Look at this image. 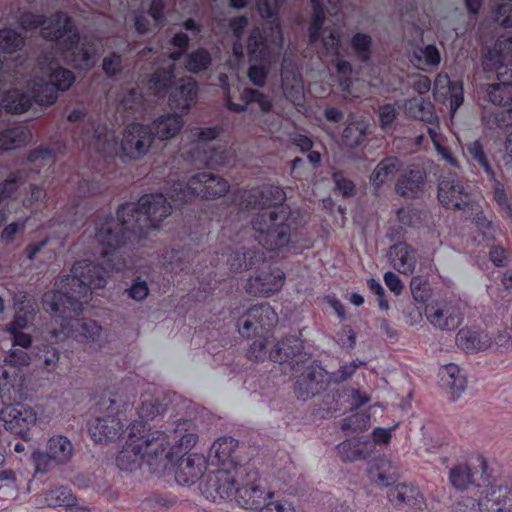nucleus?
<instances>
[{"mask_svg": "<svg viewBox=\"0 0 512 512\" xmlns=\"http://www.w3.org/2000/svg\"><path fill=\"white\" fill-rule=\"evenodd\" d=\"M106 272L88 262H75L71 274L61 280L60 289L46 292L43 307L54 314L62 332L76 339L94 340L101 332V326L92 319L78 318L83 306L89 302L92 290L103 288Z\"/></svg>", "mask_w": 512, "mask_h": 512, "instance_id": "1", "label": "nucleus"}, {"mask_svg": "<svg viewBox=\"0 0 512 512\" xmlns=\"http://www.w3.org/2000/svg\"><path fill=\"white\" fill-rule=\"evenodd\" d=\"M192 442L191 434H184L179 443L167 450L168 436L162 431H151L142 423H132L128 427V438L123 450L116 458L120 470L132 471L139 466V458H146L153 473L164 474L173 467L174 457L182 453L184 446Z\"/></svg>", "mask_w": 512, "mask_h": 512, "instance_id": "2", "label": "nucleus"}, {"mask_svg": "<svg viewBox=\"0 0 512 512\" xmlns=\"http://www.w3.org/2000/svg\"><path fill=\"white\" fill-rule=\"evenodd\" d=\"M18 23L24 30L42 28L43 37L61 45L67 62L75 69L89 70L96 62L98 45L91 37H81L72 18L63 11H57L51 17L22 13Z\"/></svg>", "mask_w": 512, "mask_h": 512, "instance_id": "3", "label": "nucleus"}, {"mask_svg": "<svg viewBox=\"0 0 512 512\" xmlns=\"http://www.w3.org/2000/svg\"><path fill=\"white\" fill-rule=\"evenodd\" d=\"M284 0H256V9L268 21L262 28L254 27L248 36L247 51L250 65L247 76L258 87L266 83L271 65L282 55L284 38L278 13Z\"/></svg>", "mask_w": 512, "mask_h": 512, "instance_id": "4", "label": "nucleus"}, {"mask_svg": "<svg viewBox=\"0 0 512 512\" xmlns=\"http://www.w3.org/2000/svg\"><path fill=\"white\" fill-rule=\"evenodd\" d=\"M135 210L136 206L133 203H124L117 209L115 217L98 216L95 220V240L100 247L103 261L97 264L89 260L80 262H88L103 269L106 272V279L110 272L121 271L126 265L122 250L143 238L135 222L130 218Z\"/></svg>", "mask_w": 512, "mask_h": 512, "instance_id": "5", "label": "nucleus"}, {"mask_svg": "<svg viewBox=\"0 0 512 512\" xmlns=\"http://www.w3.org/2000/svg\"><path fill=\"white\" fill-rule=\"evenodd\" d=\"M313 17L309 26V42L317 43L321 40L327 52L339 55L340 39L342 37L341 29L338 25L324 27L326 15L336 16L340 11V0H311ZM334 66L339 75L346 78L341 85L348 86V78L352 74L353 68L347 60L337 58L333 60Z\"/></svg>", "mask_w": 512, "mask_h": 512, "instance_id": "6", "label": "nucleus"}, {"mask_svg": "<svg viewBox=\"0 0 512 512\" xmlns=\"http://www.w3.org/2000/svg\"><path fill=\"white\" fill-rule=\"evenodd\" d=\"M255 238L269 251L286 247L296 237L297 216L289 207L258 213L252 220Z\"/></svg>", "mask_w": 512, "mask_h": 512, "instance_id": "7", "label": "nucleus"}, {"mask_svg": "<svg viewBox=\"0 0 512 512\" xmlns=\"http://www.w3.org/2000/svg\"><path fill=\"white\" fill-rule=\"evenodd\" d=\"M485 71H495L498 83L489 85L488 98L498 108L512 106V37L499 38L483 59Z\"/></svg>", "mask_w": 512, "mask_h": 512, "instance_id": "8", "label": "nucleus"}, {"mask_svg": "<svg viewBox=\"0 0 512 512\" xmlns=\"http://www.w3.org/2000/svg\"><path fill=\"white\" fill-rule=\"evenodd\" d=\"M97 405L98 410L104 415L97 416L94 423L90 425L89 432L92 439L95 442H102L119 438L123 430L122 415L128 410L132 411L133 405L111 394H103Z\"/></svg>", "mask_w": 512, "mask_h": 512, "instance_id": "9", "label": "nucleus"}, {"mask_svg": "<svg viewBox=\"0 0 512 512\" xmlns=\"http://www.w3.org/2000/svg\"><path fill=\"white\" fill-rule=\"evenodd\" d=\"M136 210L130 215L143 237L151 230L159 228V223L168 217L173 209L162 193L145 194L137 203L132 202Z\"/></svg>", "mask_w": 512, "mask_h": 512, "instance_id": "10", "label": "nucleus"}, {"mask_svg": "<svg viewBox=\"0 0 512 512\" xmlns=\"http://www.w3.org/2000/svg\"><path fill=\"white\" fill-rule=\"evenodd\" d=\"M234 473L239 482H236L232 497L242 508L257 510L265 503L267 498L272 497L271 492L265 493L257 483L259 480L258 472L252 464H244L243 467L235 469Z\"/></svg>", "mask_w": 512, "mask_h": 512, "instance_id": "11", "label": "nucleus"}, {"mask_svg": "<svg viewBox=\"0 0 512 512\" xmlns=\"http://www.w3.org/2000/svg\"><path fill=\"white\" fill-rule=\"evenodd\" d=\"M189 38L185 33H177L171 40L172 46L175 48L169 54V62L166 66L157 68L148 81V89L156 96L163 97L171 88L174 80L178 76L176 68L177 62L180 61L183 52L188 47Z\"/></svg>", "mask_w": 512, "mask_h": 512, "instance_id": "12", "label": "nucleus"}, {"mask_svg": "<svg viewBox=\"0 0 512 512\" xmlns=\"http://www.w3.org/2000/svg\"><path fill=\"white\" fill-rule=\"evenodd\" d=\"M44 73L48 80L37 85L31 99L41 106H49L56 101L59 91L70 88L75 81V76L72 71L60 66L56 61H51Z\"/></svg>", "mask_w": 512, "mask_h": 512, "instance_id": "13", "label": "nucleus"}, {"mask_svg": "<svg viewBox=\"0 0 512 512\" xmlns=\"http://www.w3.org/2000/svg\"><path fill=\"white\" fill-rule=\"evenodd\" d=\"M196 130L194 128V136L198 138L197 141L194 140V163L199 160L209 168L223 166L230 157L229 151L224 145L210 143L220 135L222 128L213 126Z\"/></svg>", "mask_w": 512, "mask_h": 512, "instance_id": "14", "label": "nucleus"}, {"mask_svg": "<svg viewBox=\"0 0 512 512\" xmlns=\"http://www.w3.org/2000/svg\"><path fill=\"white\" fill-rule=\"evenodd\" d=\"M278 323V315L267 303L256 304L247 309L237 320L238 331L241 336H268Z\"/></svg>", "mask_w": 512, "mask_h": 512, "instance_id": "15", "label": "nucleus"}, {"mask_svg": "<svg viewBox=\"0 0 512 512\" xmlns=\"http://www.w3.org/2000/svg\"><path fill=\"white\" fill-rule=\"evenodd\" d=\"M236 474L228 468H217L216 471L203 474L199 482L201 494L213 502L217 499L232 498L235 492Z\"/></svg>", "mask_w": 512, "mask_h": 512, "instance_id": "16", "label": "nucleus"}, {"mask_svg": "<svg viewBox=\"0 0 512 512\" xmlns=\"http://www.w3.org/2000/svg\"><path fill=\"white\" fill-rule=\"evenodd\" d=\"M153 142V132L150 126L140 123L129 124L121 140V156L131 160L141 159Z\"/></svg>", "mask_w": 512, "mask_h": 512, "instance_id": "17", "label": "nucleus"}, {"mask_svg": "<svg viewBox=\"0 0 512 512\" xmlns=\"http://www.w3.org/2000/svg\"><path fill=\"white\" fill-rule=\"evenodd\" d=\"M438 200L448 209H464L470 203L468 187L456 174L448 173L439 182Z\"/></svg>", "mask_w": 512, "mask_h": 512, "instance_id": "18", "label": "nucleus"}, {"mask_svg": "<svg viewBox=\"0 0 512 512\" xmlns=\"http://www.w3.org/2000/svg\"><path fill=\"white\" fill-rule=\"evenodd\" d=\"M0 420L4 428L24 438L29 429L35 425L36 412L30 406L17 403L8 404L0 410Z\"/></svg>", "mask_w": 512, "mask_h": 512, "instance_id": "19", "label": "nucleus"}, {"mask_svg": "<svg viewBox=\"0 0 512 512\" xmlns=\"http://www.w3.org/2000/svg\"><path fill=\"white\" fill-rule=\"evenodd\" d=\"M284 280L285 274L280 268L265 266L248 279L246 290L254 296L268 297L281 290Z\"/></svg>", "mask_w": 512, "mask_h": 512, "instance_id": "20", "label": "nucleus"}, {"mask_svg": "<svg viewBox=\"0 0 512 512\" xmlns=\"http://www.w3.org/2000/svg\"><path fill=\"white\" fill-rule=\"evenodd\" d=\"M427 320L440 330H455L463 321V314L458 304L447 301L431 303L425 311Z\"/></svg>", "mask_w": 512, "mask_h": 512, "instance_id": "21", "label": "nucleus"}, {"mask_svg": "<svg viewBox=\"0 0 512 512\" xmlns=\"http://www.w3.org/2000/svg\"><path fill=\"white\" fill-rule=\"evenodd\" d=\"M330 380L321 366H308L296 381L295 394L298 399L306 401L325 390Z\"/></svg>", "mask_w": 512, "mask_h": 512, "instance_id": "22", "label": "nucleus"}, {"mask_svg": "<svg viewBox=\"0 0 512 512\" xmlns=\"http://www.w3.org/2000/svg\"><path fill=\"white\" fill-rule=\"evenodd\" d=\"M450 483L458 490L467 489L469 485L481 487L488 482L486 474V462L481 459L477 467L460 464L453 467L449 472Z\"/></svg>", "mask_w": 512, "mask_h": 512, "instance_id": "23", "label": "nucleus"}, {"mask_svg": "<svg viewBox=\"0 0 512 512\" xmlns=\"http://www.w3.org/2000/svg\"><path fill=\"white\" fill-rule=\"evenodd\" d=\"M480 512H511L512 491L507 486H490L481 491L478 499Z\"/></svg>", "mask_w": 512, "mask_h": 512, "instance_id": "24", "label": "nucleus"}, {"mask_svg": "<svg viewBox=\"0 0 512 512\" xmlns=\"http://www.w3.org/2000/svg\"><path fill=\"white\" fill-rule=\"evenodd\" d=\"M281 79L283 93L287 100L296 106L303 103V84L300 74L296 71L295 64L284 55L281 62Z\"/></svg>", "mask_w": 512, "mask_h": 512, "instance_id": "25", "label": "nucleus"}, {"mask_svg": "<svg viewBox=\"0 0 512 512\" xmlns=\"http://www.w3.org/2000/svg\"><path fill=\"white\" fill-rule=\"evenodd\" d=\"M237 447L238 441L232 437H221L217 439L211 446L209 453L211 465H216L218 468L231 469L234 474L235 469L244 466L238 465L232 457Z\"/></svg>", "mask_w": 512, "mask_h": 512, "instance_id": "26", "label": "nucleus"}, {"mask_svg": "<svg viewBox=\"0 0 512 512\" xmlns=\"http://www.w3.org/2000/svg\"><path fill=\"white\" fill-rule=\"evenodd\" d=\"M228 190V182L220 176L207 172L194 174V196L216 198L224 196Z\"/></svg>", "mask_w": 512, "mask_h": 512, "instance_id": "27", "label": "nucleus"}, {"mask_svg": "<svg viewBox=\"0 0 512 512\" xmlns=\"http://www.w3.org/2000/svg\"><path fill=\"white\" fill-rule=\"evenodd\" d=\"M164 8V0H151L147 12H136L134 20L136 31L139 34H146L153 29L163 27L166 22Z\"/></svg>", "mask_w": 512, "mask_h": 512, "instance_id": "28", "label": "nucleus"}, {"mask_svg": "<svg viewBox=\"0 0 512 512\" xmlns=\"http://www.w3.org/2000/svg\"><path fill=\"white\" fill-rule=\"evenodd\" d=\"M425 180V170L414 166L400 174L395 184V191L401 197L416 198L422 193Z\"/></svg>", "mask_w": 512, "mask_h": 512, "instance_id": "29", "label": "nucleus"}, {"mask_svg": "<svg viewBox=\"0 0 512 512\" xmlns=\"http://www.w3.org/2000/svg\"><path fill=\"white\" fill-rule=\"evenodd\" d=\"M389 501L396 507L422 508L423 495L414 485L398 484L388 491Z\"/></svg>", "mask_w": 512, "mask_h": 512, "instance_id": "30", "label": "nucleus"}, {"mask_svg": "<svg viewBox=\"0 0 512 512\" xmlns=\"http://www.w3.org/2000/svg\"><path fill=\"white\" fill-rule=\"evenodd\" d=\"M456 343L462 350L473 353L490 347L491 337L484 331L462 328L456 335Z\"/></svg>", "mask_w": 512, "mask_h": 512, "instance_id": "31", "label": "nucleus"}, {"mask_svg": "<svg viewBox=\"0 0 512 512\" xmlns=\"http://www.w3.org/2000/svg\"><path fill=\"white\" fill-rule=\"evenodd\" d=\"M250 204H253L255 208L264 209L266 207H286L283 202L286 199L284 190L278 186H267L261 190H253L249 194Z\"/></svg>", "mask_w": 512, "mask_h": 512, "instance_id": "32", "label": "nucleus"}, {"mask_svg": "<svg viewBox=\"0 0 512 512\" xmlns=\"http://www.w3.org/2000/svg\"><path fill=\"white\" fill-rule=\"evenodd\" d=\"M73 451L72 442L66 436L57 434L49 438L44 457L56 464H65L71 459Z\"/></svg>", "mask_w": 512, "mask_h": 512, "instance_id": "33", "label": "nucleus"}, {"mask_svg": "<svg viewBox=\"0 0 512 512\" xmlns=\"http://www.w3.org/2000/svg\"><path fill=\"white\" fill-rule=\"evenodd\" d=\"M304 346L297 336H289L277 342L269 352V359L276 363H284L301 354Z\"/></svg>", "mask_w": 512, "mask_h": 512, "instance_id": "34", "label": "nucleus"}, {"mask_svg": "<svg viewBox=\"0 0 512 512\" xmlns=\"http://www.w3.org/2000/svg\"><path fill=\"white\" fill-rule=\"evenodd\" d=\"M389 258L393 267L400 273L411 274L415 269L414 250L406 243L391 246Z\"/></svg>", "mask_w": 512, "mask_h": 512, "instance_id": "35", "label": "nucleus"}, {"mask_svg": "<svg viewBox=\"0 0 512 512\" xmlns=\"http://www.w3.org/2000/svg\"><path fill=\"white\" fill-rule=\"evenodd\" d=\"M264 253L256 249L241 248L233 251L227 258V264L233 272H241L255 266L258 262L264 261Z\"/></svg>", "mask_w": 512, "mask_h": 512, "instance_id": "36", "label": "nucleus"}, {"mask_svg": "<svg viewBox=\"0 0 512 512\" xmlns=\"http://www.w3.org/2000/svg\"><path fill=\"white\" fill-rule=\"evenodd\" d=\"M182 117L177 114H165L159 116L150 126L153 132V139L155 137L160 140H166L174 137L182 128Z\"/></svg>", "mask_w": 512, "mask_h": 512, "instance_id": "37", "label": "nucleus"}, {"mask_svg": "<svg viewBox=\"0 0 512 512\" xmlns=\"http://www.w3.org/2000/svg\"><path fill=\"white\" fill-rule=\"evenodd\" d=\"M402 165L401 160L396 156H389L382 159L370 176V182L375 189H379L384 183L392 179Z\"/></svg>", "mask_w": 512, "mask_h": 512, "instance_id": "38", "label": "nucleus"}, {"mask_svg": "<svg viewBox=\"0 0 512 512\" xmlns=\"http://www.w3.org/2000/svg\"><path fill=\"white\" fill-rule=\"evenodd\" d=\"M240 99L245 103L237 104L228 101V109L234 112H244L246 106L250 103H257L263 112H269L272 108V101L262 92L253 88H245L241 93Z\"/></svg>", "mask_w": 512, "mask_h": 512, "instance_id": "39", "label": "nucleus"}, {"mask_svg": "<svg viewBox=\"0 0 512 512\" xmlns=\"http://www.w3.org/2000/svg\"><path fill=\"white\" fill-rule=\"evenodd\" d=\"M31 139V132L25 126H17L0 132V150H12L26 145Z\"/></svg>", "mask_w": 512, "mask_h": 512, "instance_id": "40", "label": "nucleus"}, {"mask_svg": "<svg viewBox=\"0 0 512 512\" xmlns=\"http://www.w3.org/2000/svg\"><path fill=\"white\" fill-rule=\"evenodd\" d=\"M440 377L442 385L453 392V400L458 398L466 389V378L461 374L459 367L455 364L446 365L441 370Z\"/></svg>", "mask_w": 512, "mask_h": 512, "instance_id": "41", "label": "nucleus"}, {"mask_svg": "<svg viewBox=\"0 0 512 512\" xmlns=\"http://www.w3.org/2000/svg\"><path fill=\"white\" fill-rule=\"evenodd\" d=\"M405 110L410 117L426 123H433L437 119L433 104L421 97L407 100L405 102Z\"/></svg>", "mask_w": 512, "mask_h": 512, "instance_id": "42", "label": "nucleus"}, {"mask_svg": "<svg viewBox=\"0 0 512 512\" xmlns=\"http://www.w3.org/2000/svg\"><path fill=\"white\" fill-rule=\"evenodd\" d=\"M191 443L188 448L184 446L182 453L174 457L173 466L176 464L175 481L180 486H190V477L192 475V454L190 453Z\"/></svg>", "mask_w": 512, "mask_h": 512, "instance_id": "43", "label": "nucleus"}, {"mask_svg": "<svg viewBox=\"0 0 512 512\" xmlns=\"http://www.w3.org/2000/svg\"><path fill=\"white\" fill-rule=\"evenodd\" d=\"M188 81L171 90L169 94V106L174 110L184 112L192 106V82Z\"/></svg>", "mask_w": 512, "mask_h": 512, "instance_id": "44", "label": "nucleus"}, {"mask_svg": "<svg viewBox=\"0 0 512 512\" xmlns=\"http://www.w3.org/2000/svg\"><path fill=\"white\" fill-rule=\"evenodd\" d=\"M31 105V97L18 89L7 91L2 99L3 108L14 114L26 112Z\"/></svg>", "mask_w": 512, "mask_h": 512, "instance_id": "45", "label": "nucleus"}, {"mask_svg": "<svg viewBox=\"0 0 512 512\" xmlns=\"http://www.w3.org/2000/svg\"><path fill=\"white\" fill-rule=\"evenodd\" d=\"M94 147L104 156L112 157L120 155L121 144L112 131H94Z\"/></svg>", "mask_w": 512, "mask_h": 512, "instance_id": "46", "label": "nucleus"}, {"mask_svg": "<svg viewBox=\"0 0 512 512\" xmlns=\"http://www.w3.org/2000/svg\"><path fill=\"white\" fill-rule=\"evenodd\" d=\"M368 126L364 121H348L342 133V143L348 148L361 145L367 135Z\"/></svg>", "mask_w": 512, "mask_h": 512, "instance_id": "47", "label": "nucleus"}, {"mask_svg": "<svg viewBox=\"0 0 512 512\" xmlns=\"http://www.w3.org/2000/svg\"><path fill=\"white\" fill-rule=\"evenodd\" d=\"M413 58L415 65L425 71L438 66L441 61L440 52L433 44L416 49Z\"/></svg>", "mask_w": 512, "mask_h": 512, "instance_id": "48", "label": "nucleus"}, {"mask_svg": "<svg viewBox=\"0 0 512 512\" xmlns=\"http://www.w3.org/2000/svg\"><path fill=\"white\" fill-rule=\"evenodd\" d=\"M372 43V37L366 33L358 32L352 36L350 45L358 61L362 63H368L370 61Z\"/></svg>", "mask_w": 512, "mask_h": 512, "instance_id": "49", "label": "nucleus"}, {"mask_svg": "<svg viewBox=\"0 0 512 512\" xmlns=\"http://www.w3.org/2000/svg\"><path fill=\"white\" fill-rule=\"evenodd\" d=\"M390 461L379 459L371 465L369 470L370 479L381 486H389L395 482V473L391 472Z\"/></svg>", "mask_w": 512, "mask_h": 512, "instance_id": "50", "label": "nucleus"}, {"mask_svg": "<svg viewBox=\"0 0 512 512\" xmlns=\"http://www.w3.org/2000/svg\"><path fill=\"white\" fill-rule=\"evenodd\" d=\"M25 44V36L13 28L0 29V50L5 53H14L21 50Z\"/></svg>", "mask_w": 512, "mask_h": 512, "instance_id": "51", "label": "nucleus"}, {"mask_svg": "<svg viewBox=\"0 0 512 512\" xmlns=\"http://www.w3.org/2000/svg\"><path fill=\"white\" fill-rule=\"evenodd\" d=\"M379 127L386 134H392L397 126V109L395 104L387 103L376 110Z\"/></svg>", "mask_w": 512, "mask_h": 512, "instance_id": "52", "label": "nucleus"}, {"mask_svg": "<svg viewBox=\"0 0 512 512\" xmlns=\"http://www.w3.org/2000/svg\"><path fill=\"white\" fill-rule=\"evenodd\" d=\"M467 153L470 158L486 173V175L493 179L494 171L484 152L482 144L477 140L467 145Z\"/></svg>", "mask_w": 512, "mask_h": 512, "instance_id": "53", "label": "nucleus"}, {"mask_svg": "<svg viewBox=\"0 0 512 512\" xmlns=\"http://www.w3.org/2000/svg\"><path fill=\"white\" fill-rule=\"evenodd\" d=\"M168 193L174 203V207L189 203L192 199V187L189 183L182 181L174 182L169 188Z\"/></svg>", "mask_w": 512, "mask_h": 512, "instance_id": "54", "label": "nucleus"}, {"mask_svg": "<svg viewBox=\"0 0 512 512\" xmlns=\"http://www.w3.org/2000/svg\"><path fill=\"white\" fill-rule=\"evenodd\" d=\"M45 500L49 506H73L75 497L71 494L70 490L65 487H60L49 491L46 494Z\"/></svg>", "mask_w": 512, "mask_h": 512, "instance_id": "55", "label": "nucleus"}, {"mask_svg": "<svg viewBox=\"0 0 512 512\" xmlns=\"http://www.w3.org/2000/svg\"><path fill=\"white\" fill-rule=\"evenodd\" d=\"M143 105V95L138 88H131L124 92L119 104V109L131 110L132 112L141 110Z\"/></svg>", "mask_w": 512, "mask_h": 512, "instance_id": "56", "label": "nucleus"}, {"mask_svg": "<svg viewBox=\"0 0 512 512\" xmlns=\"http://www.w3.org/2000/svg\"><path fill=\"white\" fill-rule=\"evenodd\" d=\"M337 449L344 461L353 462L362 456L360 442L356 439L343 441L337 446Z\"/></svg>", "mask_w": 512, "mask_h": 512, "instance_id": "57", "label": "nucleus"}, {"mask_svg": "<svg viewBox=\"0 0 512 512\" xmlns=\"http://www.w3.org/2000/svg\"><path fill=\"white\" fill-rule=\"evenodd\" d=\"M247 350L248 359L255 362H263L269 358V352L267 348V336L257 337Z\"/></svg>", "mask_w": 512, "mask_h": 512, "instance_id": "58", "label": "nucleus"}, {"mask_svg": "<svg viewBox=\"0 0 512 512\" xmlns=\"http://www.w3.org/2000/svg\"><path fill=\"white\" fill-rule=\"evenodd\" d=\"M370 417L365 413H355L343 419L342 430L362 431L369 427Z\"/></svg>", "mask_w": 512, "mask_h": 512, "instance_id": "59", "label": "nucleus"}, {"mask_svg": "<svg viewBox=\"0 0 512 512\" xmlns=\"http://www.w3.org/2000/svg\"><path fill=\"white\" fill-rule=\"evenodd\" d=\"M124 293L128 298L136 302L143 301L149 295L148 284L141 277H136L132 280L131 285L125 289Z\"/></svg>", "mask_w": 512, "mask_h": 512, "instance_id": "60", "label": "nucleus"}, {"mask_svg": "<svg viewBox=\"0 0 512 512\" xmlns=\"http://www.w3.org/2000/svg\"><path fill=\"white\" fill-rule=\"evenodd\" d=\"M492 16L495 22L504 28L512 27V1L499 4L493 11Z\"/></svg>", "mask_w": 512, "mask_h": 512, "instance_id": "61", "label": "nucleus"}, {"mask_svg": "<svg viewBox=\"0 0 512 512\" xmlns=\"http://www.w3.org/2000/svg\"><path fill=\"white\" fill-rule=\"evenodd\" d=\"M4 362L13 369L15 374L18 367L30 364V356L22 349H12L5 356Z\"/></svg>", "mask_w": 512, "mask_h": 512, "instance_id": "62", "label": "nucleus"}, {"mask_svg": "<svg viewBox=\"0 0 512 512\" xmlns=\"http://www.w3.org/2000/svg\"><path fill=\"white\" fill-rule=\"evenodd\" d=\"M102 69L104 73L111 77L117 75L122 70V57L116 52L104 57L102 62Z\"/></svg>", "mask_w": 512, "mask_h": 512, "instance_id": "63", "label": "nucleus"}, {"mask_svg": "<svg viewBox=\"0 0 512 512\" xmlns=\"http://www.w3.org/2000/svg\"><path fill=\"white\" fill-rule=\"evenodd\" d=\"M494 198L500 207L502 215L512 220V204L509 202L506 192L500 183H497L495 186Z\"/></svg>", "mask_w": 512, "mask_h": 512, "instance_id": "64", "label": "nucleus"}]
</instances>
